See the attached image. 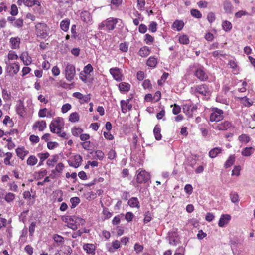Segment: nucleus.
Instances as JSON below:
<instances>
[{"label": "nucleus", "mask_w": 255, "mask_h": 255, "mask_svg": "<svg viewBox=\"0 0 255 255\" xmlns=\"http://www.w3.org/2000/svg\"><path fill=\"white\" fill-rule=\"evenodd\" d=\"M190 92L192 94L199 93L203 96H208L211 93V90L208 85L203 84L192 87Z\"/></svg>", "instance_id": "f257e3e1"}, {"label": "nucleus", "mask_w": 255, "mask_h": 255, "mask_svg": "<svg viewBox=\"0 0 255 255\" xmlns=\"http://www.w3.org/2000/svg\"><path fill=\"white\" fill-rule=\"evenodd\" d=\"M36 33L38 37L45 38L48 36L49 28L44 23H38L35 25Z\"/></svg>", "instance_id": "f03ea898"}, {"label": "nucleus", "mask_w": 255, "mask_h": 255, "mask_svg": "<svg viewBox=\"0 0 255 255\" xmlns=\"http://www.w3.org/2000/svg\"><path fill=\"white\" fill-rule=\"evenodd\" d=\"M64 123L63 119L57 117L52 120L50 124V129L51 132H55L56 131H59L63 128Z\"/></svg>", "instance_id": "7ed1b4c3"}, {"label": "nucleus", "mask_w": 255, "mask_h": 255, "mask_svg": "<svg viewBox=\"0 0 255 255\" xmlns=\"http://www.w3.org/2000/svg\"><path fill=\"white\" fill-rule=\"evenodd\" d=\"M65 75L68 81L73 80L76 75L75 66L70 63H67L65 68Z\"/></svg>", "instance_id": "20e7f679"}, {"label": "nucleus", "mask_w": 255, "mask_h": 255, "mask_svg": "<svg viewBox=\"0 0 255 255\" xmlns=\"http://www.w3.org/2000/svg\"><path fill=\"white\" fill-rule=\"evenodd\" d=\"M6 70L11 75H16L19 71L20 66L18 63H12L9 60H6Z\"/></svg>", "instance_id": "39448f33"}, {"label": "nucleus", "mask_w": 255, "mask_h": 255, "mask_svg": "<svg viewBox=\"0 0 255 255\" xmlns=\"http://www.w3.org/2000/svg\"><path fill=\"white\" fill-rule=\"evenodd\" d=\"M224 112L223 110L217 108L213 109V112L210 114V121L211 122H219L224 118Z\"/></svg>", "instance_id": "423d86ee"}, {"label": "nucleus", "mask_w": 255, "mask_h": 255, "mask_svg": "<svg viewBox=\"0 0 255 255\" xmlns=\"http://www.w3.org/2000/svg\"><path fill=\"white\" fill-rule=\"evenodd\" d=\"M136 181L138 183L141 184L147 182L150 179V174L144 170L137 171Z\"/></svg>", "instance_id": "0eeeda50"}, {"label": "nucleus", "mask_w": 255, "mask_h": 255, "mask_svg": "<svg viewBox=\"0 0 255 255\" xmlns=\"http://www.w3.org/2000/svg\"><path fill=\"white\" fill-rule=\"evenodd\" d=\"M197 106L196 105L185 104L184 105L183 112L189 118L193 117V115L197 114Z\"/></svg>", "instance_id": "6e6552de"}, {"label": "nucleus", "mask_w": 255, "mask_h": 255, "mask_svg": "<svg viewBox=\"0 0 255 255\" xmlns=\"http://www.w3.org/2000/svg\"><path fill=\"white\" fill-rule=\"evenodd\" d=\"M62 220L63 222L67 223L68 225L72 222H79L82 225H83L85 223V221L83 219L74 216H62Z\"/></svg>", "instance_id": "1a4fd4ad"}, {"label": "nucleus", "mask_w": 255, "mask_h": 255, "mask_svg": "<svg viewBox=\"0 0 255 255\" xmlns=\"http://www.w3.org/2000/svg\"><path fill=\"white\" fill-rule=\"evenodd\" d=\"M82 160V157L79 155H76L70 158L68 161L69 166L75 168L78 167L80 165Z\"/></svg>", "instance_id": "9d476101"}, {"label": "nucleus", "mask_w": 255, "mask_h": 255, "mask_svg": "<svg viewBox=\"0 0 255 255\" xmlns=\"http://www.w3.org/2000/svg\"><path fill=\"white\" fill-rule=\"evenodd\" d=\"M120 20L119 19L115 18H109L105 20L106 29L108 30L111 31L114 29L116 24Z\"/></svg>", "instance_id": "9b49d317"}, {"label": "nucleus", "mask_w": 255, "mask_h": 255, "mask_svg": "<svg viewBox=\"0 0 255 255\" xmlns=\"http://www.w3.org/2000/svg\"><path fill=\"white\" fill-rule=\"evenodd\" d=\"M195 76L200 81H204L208 79V75L203 68H199L195 71Z\"/></svg>", "instance_id": "f8f14e48"}, {"label": "nucleus", "mask_w": 255, "mask_h": 255, "mask_svg": "<svg viewBox=\"0 0 255 255\" xmlns=\"http://www.w3.org/2000/svg\"><path fill=\"white\" fill-rule=\"evenodd\" d=\"M16 110L17 113L21 117H23L25 115L26 111L24 106V103L22 100H19L17 102Z\"/></svg>", "instance_id": "ddd939ff"}, {"label": "nucleus", "mask_w": 255, "mask_h": 255, "mask_svg": "<svg viewBox=\"0 0 255 255\" xmlns=\"http://www.w3.org/2000/svg\"><path fill=\"white\" fill-rule=\"evenodd\" d=\"M213 126L215 129L219 130H226L231 126V124L228 121H224L221 123L215 124L214 126Z\"/></svg>", "instance_id": "4468645a"}, {"label": "nucleus", "mask_w": 255, "mask_h": 255, "mask_svg": "<svg viewBox=\"0 0 255 255\" xmlns=\"http://www.w3.org/2000/svg\"><path fill=\"white\" fill-rule=\"evenodd\" d=\"M110 73L116 80H122V74L119 68H112L110 69Z\"/></svg>", "instance_id": "2eb2a0df"}, {"label": "nucleus", "mask_w": 255, "mask_h": 255, "mask_svg": "<svg viewBox=\"0 0 255 255\" xmlns=\"http://www.w3.org/2000/svg\"><path fill=\"white\" fill-rule=\"evenodd\" d=\"M231 219V216L229 214H222L218 222V226L223 227L227 224Z\"/></svg>", "instance_id": "dca6fc26"}, {"label": "nucleus", "mask_w": 255, "mask_h": 255, "mask_svg": "<svg viewBox=\"0 0 255 255\" xmlns=\"http://www.w3.org/2000/svg\"><path fill=\"white\" fill-rule=\"evenodd\" d=\"M20 59L25 65L28 66L31 63L32 59L27 52H23L20 56Z\"/></svg>", "instance_id": "f3484780"}, {"label": "nucleus", "mask_w": 255, "mask_h": 255, "mask_svg": "<svg viewBox=\"0 0 255 255\" xmlns=\"http://www.w3.org/2000/svg\"><path fill=\"white\" fill-rule=\"evenodd\" d=\"M83 248L88 254L94 255L95 253V246L93 244H84Z\"/></svg>", "instance_id": "a211bd4d"}, {"label": "nucleus", "mask_w": 255, "mask_h": 255, "mask_svg": "<svg viewBox=\"0 0 255 255\" xmlns=\"http://www.w3.org/2000/svg\"><path fill=\"white\" fill-rule=\"evenodd\" d=\"M46 128V123L45 121H38L33 125V129L36 130L38 128L39 131H43Z\"/></svg>", "instance_id": "6ab92c4d"}, {"label": "nucleus", "mask_w": 255, "mask_h": 255, "mask_svg": "<svg viewBox=\"0 0 255 255\" xmlns=\"http://www.w3.org/2000/svg\"><path fill=\"white\" fill-rule=\"evenodd\" d=\"M10 43L12 49H18L19 47L20 39L18 37H11L10 39Z\"/></svg>", "instance_id": "aec40b11"}, {"label": "nucleus", "mask_w": 255, "mask_h": 255, "mask_svg": "<svg viewBox=\"0 0 255 255\" xmlns=\"http://www.w3.org/2000/svg\"><path fill=\"white\" fill-rule=\"evenodd\" d=\"M121 106L122 111L123 113H126L127 110H130L132 108L131 104H129V100H128L126 101L122 100L121 101Z\"/></svg>", "instance_id": "412c9836"}, {"label": "nucleus", "mask_w": 255, "mask_h": 255, "mask_svg": "<svg viewBox=\"0 0 255 255\" xmlns=\"http://www.w3.org/2000/svg\"><path fill=\"white\" fill-rule=\"evenodd\" d=\"M16 152L17 156L23 160L24 157L28 154L29 152L26 150L24 147H19L16 149Z\"/></svg>", "instance_id": "4be33fe9"}, {"label": "nucleus", "mask_w": 255, "mask_h": 255, "mask_svg": "<svg viewBox=\"0 0 255 255\" xmlns=\"http://www.w3.org/2000/svg\"><path fill=\"white\" fill-rule=\"evenodd\" d=\"M184 25V23L182 20H176L173 22L172 28L174 30L179 31L183 29Z\"/></svg>", "instance_id": "5701e85b"}, {"label": "nucleus", "mask_w": 255, "mask_h": 255, "mask_svg": "<svg viewBox=\"0 0 255 255\" xmlns=\"http://www.w3.org/2000/svg\"><path fill=\"white\" fill-rule=\"evenodd\" d=\"M128 204L132 208L136 207L138 209L140 207L139 202L136 197H132L130 198L128 201Z\"/></svg>", "instance_id": "b1692460"}, {"label": "nucleus", "mask_w": 255, "mask_h": 255, "mask_svg": "<svg viewBox=\"0 0 255 255\" xmlns=\"http://www.w3.org/2000/svg\"><path fill=\"white\" fill-rule=\"evenodd\" d=\"M223 8L226 13H231L233 7L230 2L226 1L223 3Z\"/></svg>", "instance_id": "393cba45"}, {"label": "nucleus", "mask_w": 255, "mask_h": 255, "mask_svg": "<svg viewBox=\"0 0 255 255\" xmlns=\"http://www.w3.org/2000/svg\"><path fill=\"white\" fill-rule=\"evenodd\" d=\"M169 244L171 245L176 246L178 243L179 239L175 233H172L169 236Z\"/></svg>", "instance_id": "a878e982"}, {"label": "nucleus", "mask_w": 255, "mask_h": 255, "mask_svg": "<svg viewBox=\"0 0 255 255\" xmlns=\"http://www.w3.org/2000/svg\"><path fill=\"white\" fill-rule=\"evenodd\" d=\"M222 151V148L220 147H215L210 151L209 156L212 158H215L219 153H221Z\"/></svg>", "instance_id": "bb28decb"}, {"label": "nucleus", "mask_w": 255, "mask_h": 255, "mask_svg": "<svg viewBox=\"0 0 255 255\" xmlns=\"http://www.w3.org/2000/svg\"><path fill=\"white\" fill-rule=\"evenodd\" d=\"M150 50L146 46L141 48L138 52L139 55L141 57H146L150 54Z\"/></svg>", "instance_id": "cd10ccee"}, {"label": "nucleus", "mask_w": 255, "mask_h": 255, "mask_svg": "<svg viewBox=\"0 0 255 255\" xmlns=\"http://www.w3.org/2000/svg\"><path fill=\"white\" fill-rule=\"evenodd\" d=\"M70 21L68 19L62 20L60 23V27L64 31H67L69 29Z\"/></svg>", "instance_id": "c85d7f7f"}, {"label": "nucleus", "mask_w": 255, "mask_h": 255, "mask_svg": "<svg viewBox=\"0 0 255 255\" xmlns=\"http://www.w3.org/2000/svg\"><path fill=\"white\" fill-rule=\"evenodd\" d=\"M222 26L223 30L226 32L230 31L232 28V25L231 23L227 20L223 21Z\"/></svg>", "instance_id": "c756f323"}, {"label": "nucleus", "mask_w": 255, "mask_h": 255, "mask_svg": "<svg viewBox=\"0 0 255 255\" xmlns=\"http://www.w3.org/2000/svg\"><path fill=\"white\" fill-rule=\"evenodd\" d=\"M119 87L120 91L127 92L129 90L130 86L128 83L126 82H122L119 84Z\"/></svg>", "instance_id": "7c9ffc66"}, {"label": "nucleus", "mask_w": 255, "mask_h": 255, "mask_svg": "<svg viewBox=\"0 0 255 255\" xmlns=\"http://www.w3.org/2000/svg\"><path fill=\"white\" fill-rule=\"evenodd\" d=\"M80 116L78 113L73 112L69 117V120L72 123L78 122L79 120Z\"/></svg>", "instance_id": "2f4dec72"}, {"label": "nucleus", "mask_w": 255, "mask_h": 255, "mask_svg": "<svg viewBox=\"0 0 255 255\" xmlns=\"http://www.w3.org/2000/svg\"><path fill=\"white\" fill-rule=\"evenodd\" d=\"M254 149L252 147H246L242 151V155L244 156H250L254 152Z\"/></svg>", "instance_id": "473e14b6"}, {"label": "nucleus", "mask_w": 255, "mask_h": 255, "mask_svg": "<svg viewBox=\"0 0 255 255\" xmlns=\"http://www.w3.org/2000/svg\"><path fill=\"white\" fill-rule=\"evenodd\" d=\"M24 5L28 7H31L34 5H40V2L37 0H25Z\"/></svg>", "instance_id": "72a5a7b5"}, {"label": "nucleus", "mask_w": 255, "mask_h": 255, "mask_svg": "<svg viewBox=\"0 0 255 255\" xmlns=\"http://www.w3.org/2000/svg\"><path fill=\"white\" fill-rule=\"evenodd\" d=\"M38 160L34 155L30 156L27 160V164L30 166H34L37 163Z\"/></svg>", "instance_id": "f704fd0d"}, {"label": "nucleus", "mask_w": 255, "mask_h": 255, "mask_svg": "<svg viewBox=\"0 0 255 255\" xmlns=\"http://www.w3.org/2000/svg\"><path fill=\"white\" fill-rule=\"evenodd\" d=\"M235 158L234 155H231L225 163V167L229 168L235 162Z\"/></svg>", "instance_id": "c9c22d12"}, {"label": "nucleus", "mask_w": 255, "mask_h": 255, "mask_svg": "<svg viewBox=\"0 0 255 255\" xmlns=\"http://www.w3.org/2000/svg\"><path fill=\"white\" fill-rule=\"evenodd\" d=\"M155 138L156 140H159L161 139L162 135L160 134V128L157 126L154 127L153 130Z\"/></svg>", "instance_id": "e433bc0d"}, {"label": "nucleus", "mask_w": 255, "mask_h": 255, "mask_svg": "<svg viewBox=\"0 0 255 255\" xmlns=\"http://www.w3.org/2000/svg\"><path fill=\"white\" fill-rule=\"evenodd\" d=\"M179 41L181 44H187L189 42L188 37L186 35H183L179 37Z\"/></svg>", "instance_id": "4c0bfd02"}, {"label": "nucleus", "mask_w": 255, "mask_h": 255, "mask_svg": "<svg viewBox=\"0 0 255 255\" xmlns=\"http://www.w3.org/2000/svg\"><path fill=\"white\" fill-rule=\"evenodd\" d=\"M61 249L65 255H70L72 252V249L69 246H63Z\"/></svg>", "instance_id": "58836bf2"}, {"label": "nucleus", "mask_w": 255, "mask_h": 255, "mask_svg": "<svg viewBox=\"0 0 255 255\" xmlns=\"http://www.w3.org/2000/svg\"><path fill=\"white\" fill-rule=\"evenodd\" d=\"M157 64V60L154 57H149L147 61V65L151 67H154Z\"/></svg>", "instance_id": "ea45409f"}, {"label": "nucleus", "mask_w": 255, "mask_h": 255, "mask_svg": "<svg viewBox=\"0 0 255 255\" xmlns=\"http://www.w3.org/2000/svg\"><path fill=\"white\" fill-rule=\"evenodd\" d=\"M18 58V55L14 51H10L8 54V60H16Z\"/></svg>", "instance_id": "a19ab883"}, {"label": "nucleus", "mask_w": 255, "mask_h": 255, "mask_svg": "<svg viewBox=\"0 0 255 255\" xmlns=\"http://www.w3.org/2000/svg\"><path fill=\"white\" fill-rule=\"evenodd\" d=\"M58 157L57 155L52 156V157L49 159L47 161V165L49 166H53V163L57 162Z\"/></svg>", "instance_id": "79ce46f5"}, {"label": "nucleus", "mask_w": 255, "mask_h": 255, "mask_svg": "<svg viewBox=\"0 0 255 255\" xmlns=\"http://www.w3.org/2000/svg\"><path fill=\"white\" fill-rule=\"evenodd\" d=\"M53 238L54 241L57 243L61 244L64 241V238L60 235L55 234L53 235Z\"/></svg>", "instance_id": "37998d69"}, {"label": "nucleus", "mask_w": 255, "mask_h": 255, "mask_svg": "<svg viewBox=\"0 0 255 255\" xmlns=\"http://www.w3.org/2000/svg\"><path fill=\"white\" fill-rule=\"evenodd\" d=\"M231 200L233 203H237L239 201L238 194L235 192L231 193L230 195Z\"/></svg>", "instance_id": "c03bdc74"}, {"label": "nucleus", "mask_w": 255, "mask_h": 255, "mask_svg": "<svg viewBox=\"0 0 255 255\" xmlns=\"http://www.w3.org/2000/svg\"><path fill=\"white\" fill-rule=\"evenodd\" d=\"M191 14L192 16L197 18H200L202 17V14L197 9H192L191 10Z\"/></svg>", "instance_id": "a18cd8bd"}, {"label": "nucleus", "mask_w": 255, "mask_h": 255, "mask_svg": "<svg viewBox=\"0 0 255 255\" xmlns=\"http://www.w3.org/2000/svg\"><path fill=\"white\" fill-rule=\"evenodd\" d=\"M70 202L72 204V208H74L80 202V199L77 197H73L70 199Z\"/></svg>", "instance_id": "49530a36"}, {"label": "nucleus", "mask_w": 255, "mask_h": 255, "mask_svg": "<svg viewBox=\"0 0 255 255\" xmlns=\"http://www.w3.org/2000/svg\"><path fill=\"white\" fill-rule=\"evenodd\" d=\"M137 8L140 10H143L145 5V0H137Z\"/></svg>", "instance_id": "de8ad7c7"}, {"label": "nucleus", "mask_w": 255, "mask_h": 255, "mask_svg": "<svg viewBox=\"0 0 255 255\" xmlns=\"http://www.w3.org/2000/svg\"><path fill=\"white\" fill-rule=\"evenodd\" d=\"M152 219V215L151 213L149 212H147L145 214V217L144 218V223L145 224L148 223L150 222Z\"/></svg>", "instance_id": "09e8293b"}, {"label": "nucleus", "mask_w": 255, "mask_h": 255, "mask_svg": "<svg viewBox=\"0 0 255 255\" xmlns=\"http://www.w3.org/2000/svg\"><path fill=\"white\" fill-rule=\"evenodd\" d=\"M15 198V195L12 193H8L6 194V195L5 196V200L7 202H10L11 201L13 200Z\"/></svg>", "instance_id": "8fccbe9b"}, {"label": "nucleus", "mask_w": 255, "mask_h": 255, "mask_svg": "<svg viewBox=\"0 0 255 255\" xmlns=\"http://www.w3.org/2000/svg\"><path fill=\"white\" fill-rule=\"evenodd\" d=\"M13 25L17 28H21L23 25V20L22 19H17L14 21Z\"/></svg>", "instance_id": "3c124183"}, {"label": "nucleus", "mask_w": 255, "mask_h": 255, "mask_svg": "<svg viewBox=\"0 0 255 255\" xmlns=\"http://www.w3.org/2000/svg\"><path fill=\"white\" fill-rule=\"evenodd\" d=\"M120 50L124 52H127L128 50V44L124 42L121 43L119 46Z\"/></svg>", "instance_id": "603ef678"}, {"label": "nucleus", "mask_w": 255, "mask_h": 255, "mask_svg": "<svg viewBox=\"0 0 255 255\" xmlns=\"http://www.w3.org/2000/svg\"><path fill=\"white\" fill-rule=\"evenodd\" d=\"M83 130L80 128H74L72 129V133L74 136H78L81 134Z\"/></svg>", "instance_id": "864d4df0"}, {"label": "nucleus", "mask_w": 255, "mask_h": 255, "mask_svg": "<svg viewBox=\"0 0 255 255\" xmlns=\"http://www.w3.org/2000/svg\"><path fill=\"white\" fill-rule=\"evenodd\" d=\"M239 140L241 142L247 143L250 140V137L246 134H242L239 137Z\"/></svg>", "instance_id": "5fc2aeb1"}, {"label": "nucleus", "mask_w": 255, "mask_h": 255, "mask_svg": "<svg viewBox=\"0 0 255 255\" xmlns=\"http://www.w3.org/2000/svg\"><path fill=\"white\" fill-rule=\"evenodd\" d=\"M38 156L40 158V160L43 161L48 158L49 156V154L48 152L40 153L38 154Z\"/></svg>", "instance_id": "6e6d98bb"}, {"label": "nucleus", "mask_w": 255, "mask_h": 255, "mask_svg": "<svg viewBox=\"0 0 255 255\" xmlns=\"http://www.w3.org/2000/svg\"><path fill=\"white\" fill-rule=\"evenodd\" d=\"M10 14L12 16H15L18 14V8L15 4H12L11 5Z\"/></svg>", "instance_id": "4d7b16f0"}, {"label": "nucleus", "mask_w": 255, "mask_h": 255, "mask_svg": "<svg viewBox=\"0 0 255 255\" xmlns=\"http://www.w3.org/2000/svg\"><path fill=\"white\" fill-rule=\"evenodd\" d=\"M6 157L4 159V162L6 165L10 164V160L12 157V154L10 152H7L5 154Z\"/></svg>", "instance_id": "13d9d810"}, {"label": "nucleus", "mask_w": 255, "mask_h": 255, "mask_svg": "<svg viewBox=\"0 0 255 255\" xmlns=\"http://www.w3.org/2000/svg\"><path fill=\"white\" fill-rule=\"evenodd\" d=\"M149 30L152 32H155L157 30V23L155 22H152L149 26Z\"/></svg>", "instance_id": "bf43d9fd"}, {"label": "nucleus", "mask_w": 255, "mask_h": 255, "mask_svg": "<svg viewBox=\"0 0 255 255\" xmlns=\"http://www.w3.org/2000/svg\"><path fill=\"white\" fill-rule=\"evenodd\" d=\"M142 86L144 89H150L152 88L151 83L149 80H145L143 82Z\"/></svg>", "instance_id": "052dcab7"}, {"label": "nucleus", "mask_w": 255, "mask_h": 255, "mask_svg": "<svg viewBox=\"0 0 255 255\" xmlns=\"http://www.w3.org/2000/svg\"><path fill=\"white\" fill-rule=\"evenodd\" d=\"M116 156V152L113 150L111 149L108 153V158L110 160L114 159Z\"/></svg>", "instance_id": "680f3d73"}, {"label": "nucleus", "mask_w": 255, "mask_h": 255, "mask_svg": "<svg viewBox=\"0 0 255 255\" xmlns=\"http://www.w3.org/2000/svg\"><path fill=\"white\" fill-rule=\"evenodd\" d=\"M181 111V108L179 106L174 104L172 109V113L174 115L178 114Z\"/></svg>", "instance_id": "e2e57ef3"}, {"label": "nucleus", "mask_w": 255, "mask_h": 255, "mask_svg": "<svg viewBox=\"0 0 255 255\" xmlns=\"http://www.w3.org/2000/svg\"><path fill=\"white\" fill-rule=\"evenodd\" d=\"M93 67L90 64H88L84 68V72L86 74H89L93 71Z\"/></svg>", "instance_id": "0e129e2a"}, {"label": "nucleus", "mask_w": 255, "mask_h": 255, "mask_svg": "<svg viewBox=\"0 0 255 255\" xmlns=\"http://www.w3.org/2000/svg\"><path fill=\"white\" fill-rule=\"evenodd\" d=\"M95 156L99 160H102L104 157V153L101 150H97L95 151Z\"/></svg>", "instance_id": "69168bd1"}, {"label": "nucleus", "mask_w": 255, "mask_h": 255, "mask_svg": "<svg viewBox=\"0 0 255 255\" xmlns=\"http://www.w3.org/2000/svg\"><path fill=\"white\" fill-rule=\"evenodd\" d=\"M207 19L210 23H212L215 20V15L213 12H210L208 14Z\"/></svg>", "instance_id": "338daca9"}, {"label": "nucleus", "mask_w": 255, "mask_h": 255, "mask_svg": "<svg viewBox=\"0 0 255 255\" xmlns=\"http://www.w3.org/2000/svg\"><path fill=\"white\" fill-rule=\"evenodd\" d=\"M71 108V106L69 104H65L63 105L61 111L63 113H65L68 112Z\"/></svg>", "instance_id": "774afa93"}]
</instances>
